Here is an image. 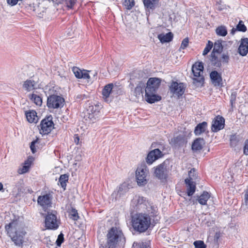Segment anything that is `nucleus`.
Wrapping results in <instances>:
<instances>
[{"instance_id": "1", "label": "nucleus", "mask_w": 248, "mask_h": 248, "mask_svg": "<svg viewBox=\"0 0 248 248\" xmlns=\"http://www.w3.org/2000/svg\"><path fill=\"white\" fill-rule=\"evenodd\" d=\"M158 215L157 207L143 197L139 196L136 206L130 210V217H156Z\"/></svg>"}, {"instance_id": "2", "label": "nucleus", "mask_w": 248, "mask_h": 248, "mask_svg": "<svg viewBox=\"0 0 248 248\" xmlns=\"http://www.w3.org/2000/svg\"><path fill=\"white\" fill-rule=\"evenodd\" d=\"M105 248H118L124 244L125 238L121 229L119 227H112L108 230L106 235Z\"/></svg>"}, {"instance_id": "3", "label": "nucleus", "mask_w": 248, "mask_h": 248, "mask_svg": "<svg viewBox=\"0 0 248 248\" xmlns=\"http://www.w3.org/2000/svg\"><path fill=\"white\" fill-rule=\"evenodd\" d=\"M37 202L42 207L44 212L42 215L44 217H56L57 212L55 210L50 209L52 206V197L49 194L39 196L37 199Z\"/></svg>"}, {"instance_id": "4", "label": "nucleus", "mask_w": 248, "mask_h": 248, "mask_svg": "<svg viewBox=\"0 0 248 248\" xmlns=\"http://www.w3.org/2000/svg\"><path fill=\"white\" fill-rule=\"evenodd\" d=\"M151 218H132V226L134 231L140 233L145 232L150 227L153 228L155 223L151 222Z\"/></svg>"}, {"instance_id": "5", "label": "nucleus", "mask_w": 248, "mask_h": 248, "mask_svg": "<svg viewBox=\"0 0 248 248\" xmlns=\"http://www.w3.org/2000/svg\"><path fill=\"white\" fill-rule=\"evenodd\" d=\"M170 160H165L163 162L153 168L154 175L159 180L166 181L169 177Z\"/></svg>"}, {"instance_id": "6", "label": "nucleus", "mask_w": 248, "mask_h": 248, "mask_svg": "<svg viewBox=\"0 0 248 248\" xmlns=\"http://www.w3.org/2000/svg\"><path fill=\"white\" fill-rule=\"evenodd\" d=\"M157 89L155 86L151 87L146 85L145 87V98L148 103L152 104L161 100V97L156 94Z\"/></svg>"}, {"instance_id": "7", "label": "nucleus", "mask_w": 248, "mask_h": 248, "mask_svg": "<svg viewBox=\"0 0 248 248\" xmlns=\"http://www.w3.org/2000/svg\"><path fill=\"white\" fill-rule=\"evenodd\" d=\"M64 102V99L62 97L53 94L47 97V106L52 108H61L63 106Z\"/></svg>"}, {"instance_id": "8", "label": "nucleus", "mask_w": 248, "mask_h": 248, "mask_svg": "<svg viewBox=\"0 0 248 248\" xmlns=\"http://www.w3.org/2000/svg\"><path fill=\"white\" fill-rule=\"evenodd\" d=\"M54 124L51 115L41 121L39 128L40 133L43 135L49 133L53 128Z\"/></svg>"}, {"instance_id": "9", "label": "nucleus", "mask_w": 248, "mask_h": 248, "mask_svg": "<svg viewBox=\"0 0 248 248\" xmlns=\"http://www.w3.org/2000/svg\"><path fill=\"white\" fill-rule=\"evenodd\" d=\"M196 171L194 168L192 169L188 172L189 178L185 179V182L186 186L187 194L188 196L193 195L196 189V183L193 181V174Z\"/></svg>"}, {"instance_id": "10", "label": "nucleus", "mask_w": 248, "mask_h": 248, "mask_svg": "<svg viewBox=\"0 0 248 248\" xmlns=\"http://www.w3.org/2000/svg\"><path fill=\"white\" fill-rule=\"evenodd\" d=\"M19 218H16L13 220L9 224L5 226V229L7 232H14L16 231H23L24 224L19 220Z\"/></svg>"}, {"instance_id": "11", "label": "nucleus", "mask_w": 248, "mask_h": 248, "mask_svg": "<svg viewBox=\"0 0 248 248\" xmlns=\"http://www.w3.org/2000/svg\"><path fill=\"white\" fill-rule=\"evenodd\" d=\"M22 87L28 92L37 89L39 88L38 79L32 77L27 79L23 82Z\"/></svg>"}, {"instance_id": "12", "label": "nucleus", "mask_w": 248, "mask_h": 248, "mask_svg": "<svg viewBox=\"0 0 248 248\" xmlns=\"http://www.w3.org/2000/svg\"><path fill=\"white\" fill-rule=\"evenodd\" d=\"M169 88L170 93L178 97L182 96L185 92V87L183 83H178L172 81Z\"/></svg>"}, {"instance_id": "13", "label": "nucleus", "mask_w": 248, "mask_h": 248, "mask_svg": "<svg viewBox=\"0 0 248 248\" xmlns=\"http://www.w3.org/2000/svg\"><path fill=\"white\" fill-rule=\"evenodd\" d=\"M225 126V119L221 116L217 115L213 120L211 130L213 132H217L223 129Z\"/></svg>"}, {"instance_id": "14", "label": "nucleus", "mask_w": 248, "mask_h": 248, "mask_svg": "<svg viewBox=\"0 0 248 248\" xmlns=\"http://www.w3.org/2000/svg\"><path fill=\"white\" fill-rule=\"evenodd\" d=\"M8 233H9V236L16 246L18 247L22 246L24 242V236L26 234L25 231H16L14 232H9Z\"/></svg>"}, {"instance_id": "15", "label": "nucleus", "mask_w": 248, "mask_h": 248, "mask_svg": "<svg viewBox=\"0 0 248 248\" xmlns=\"http://www.w3.org/2000/svg\"><path fill=\"white\" fill-rule=\"evenodd\" d=\"M192 71L194 78H193V84H195L197 87L202 86L203 84L204 78L202 76L203 71H201L197 70L195 66H192Z\"/></svg>"}, {"instance_id": "16", "label": "nucleus", "mask_w": 248, "mask_h": 248, "mask_svg": "<svg viewBox=\"0 0 248 248\" xmlns=\"http://www.w3.org/2000/svg\"><path fill=\"white\" fill-rule=\"evenodd\" d=\"M163 156V154L159 149H155L151 151L148 154L146 158V161L148 164L151 165L154 161L162 157Z\"/></svg>"}, {"instance_id": "17", "label": "nucleus", "mask_w": 248, "mask_h": 248, "mask_svg": "<svg viewBox=\"0 0 248 248\" xmlns=\"http://www.w3.org/2000/svg\"><path fill=\"white\" fill-rule=\"evenodd\" d=\"M146 168H138L136 171L137 181L140 186H144L147 183L146 179Z\"/></svg>"}, {"instance_id": "18", "label": "nucleus", "mask_w": 248, "mask_h": 248, "mask_svg": "<svg viewBox=\"0 0 248 248\" xmlns=\"http://www.w3.org/2000/svg\"><path fill=\"white\" fill-rule=\"evenodd\" d=\"M60 223V218H45V227L47 230H57Z\"/></svg>"}, {"instance_id": "19", "label": "nucleus", "mask_w": 248, "mask_h": 248, "mask_svg": "<svg viewBox=\"0 0 248 248\" xmlns=\"http://www.w3.org/2000/svg\"><path fill=\"white\" fill-rule=\"evenodd\" d=\"M72 71L77 78H83L84 79H89L90 78L89 72L91 71L84 69L81 70L77 67H73Z\"/></svg>"}, {"instance_id": "20", "label": "nucleus", "mask_w": 248, "mask_h": 248, "mask_svg": "<svg viewBox=\"0 0 248 248\" xmlns=\"http://www.w3.org/2000/svg\"><path fill=\"white\" fill-rule=\"evenodd\" d=\"M212 83L215 86H220L222 84V78L221 74L217 71H213L210 74Z\"/></svg>"}, {"instance_id": "21", "label": "nucleus", "mask_w": 248, "mask_h": 248, "mask_svg": "<svg viewBox=\"0 0 248 248\" xmlns=\"http://www.w3.org/2000/svg\"><path fill=\"white\" fill-rule=\"evenodd\" d=\"M116 87H114L112 83H109L105 86L104 89L102 90V95L103 98L107 101L108 97L112 95L115 91Z\"/></svg>"}, {"instance_id": "22", "label": "nucleus", "mask_w": 248, "mask_h": 248, "mask_svg": "<svg viewBox=\"0 0 248 248\" xmlns=\"http://www.w3.org/2000/svg\"><path fill=\"white\" fill-rule=\"evenodd\" d=\"M238 52L241 56H246L248 52V38H242L238 48Z\"/></svg>"}, {"instance_id": "23", "label": "nucleus", "mask_w": 248, "mask_h": 248, "mask_svg": "<svg viewBox=\"0 0 248 248\" xmlns=\"http://www.w3.org/2000/svg\"><path fill=\"white\" fill-rule=\"evenodd\" d=\"M186 142L183 135H178L171 140L170 143L175 147L183 146Z\"/></svg>"}, {"instance_id": "24", "label": "nucleus", "mask_w": 248, "mask_h": 248, "mask_svg": "<svg viewBox=\"0 0 248 248\" xmlns=\"http://www.w3.org/2000/svg\"><path fill=\"white\" fill-rule=\"evenodd\" d=\"M13 191L16 193V197L20 196L22 194L26 193V188L23 185L22 180H20L16 184Z\"/></svg>"}, {"instance_id": "25", "label": "nucleus", "mask_w": 248, "mask_h": 248, "mask_svg": "<svg viewBox=\"0 0 248 248\" xmlns=\"http://www.w3.org/2000/svg\"><path fill=\"white\" fill-rule=\"evenodd\" d=\"M158 0H143V2L146 12L153 11L156 7Z\"/></svg>"}, {"instance_id": "26", "label": "nucleus", "mask_w": 248, "mask_h": 248, "mask_svg": "<svg viewBox=\"0 0 248 248\" xmlns=\"http://www.w3.org/2000/svg\"><path fill=\"white\" fill-rule=\"evenodd\" d=\"M204 144L205 141L203 138H197L194 141L192 144V149L194 151L201 150Z\"/></svg>"}, {"instance_id": "27", "label": "nucleus", "mask_w": 248, "mask_h": 248, "mask_svg": "<svg viewBox=\"0 0 248 248\" xmlns=\"http://www.w3.org/2000/svg\"><path fill=\"white\" fill-rule=\"evenodd\" d=\"M230 140L231 146L232 148H235L239 143L242 142L243 138L239 135H233L231 136Z\"/></svg>"}, {"instance_id": "28", "label": "nucleus", "mask_w": 248, "mask_h": 248, "mask_svg": "<svg viewBox=\"0 0 248 248\" xmlns=\"http://www.w3.org/2000/svg\"><path fill=\"white\" fill-rule=\"evenodd\" d=\"M207 123L206 122H203L197 125L194 129V133L196 135H200L204 133L207 128Z\"/></svg>"}, {"instance_id": "29", "label": "nucleus", "mask_w": 248, "mask_h": 248, "mask_svg": "<svg viewBox=\"0 0 248 248\" xmlns=\"http://www.w3.org/2000/svg\"><path fill=\"white\" fill-rule=\"evenodd\" d=\"M173 35L172 32H169L166 34L161 33L158 35V38L162 43L170 42L173 39Z\"/></svg>"}, {"instance_id": "30", "label": "nucleus", "mask_w": 248, "mask_h": 248, "mask_svg": "<svg viewBox=\"0 0 248 248\" xmlns=\"http://www.w3.org/2000/svg\"><path fill=\"white\" fill-rule=\"evenodd\" d=\"M25 115L27 121L29 123H36L37 121V116L35 111L32 110H30L29 111H26Z\"/></svg>"}, {"instance_id": "31", "label": "nucleus", "mask_w": 248, "mask_h": 248, "mask_svg": "<svg viewBox=\"0 0 248 248\" xmlns=\"http://www.w3.org/2000/svg\"><path fill=\"white\" fill-rule=\"evenodd\" d=\"M223 50V46L222 45V41L220 40L217 41L214 45V48L211 53L212 55L216 53L220 54Z\"/></svg>"}, {"instance_id": "32", "label": "nucleus", "mask_w": 248, "mask_h": 248, "mask_svg": "<svg viewBox=\"0 0 248 248\" xmlns=\"http://www.w3.org/2000/svg\"><path fill=\"white\" fill-rule=\"evenodd\" d=\"M161 83V79L157 78H150L146 83V85L149 86H156V88L158 89Z\"/></svg>"}, {"instance_id": "33", "label": "nucleus", "mask_w": 248, "mask_h": 248, "mask_svg": "<svg viewBox=\"0 0 248 248\" xmlns=\"http://www.w3.org/2000/svg\"><path fill=\"white\" fill-rule=\"evenodd\" d=\"M29 99L36 105L41 106L42 104V98L38 95L35 93L30 94L28 95Z\"/></svg>"}, {"instance_id": "34", "label": "nucleus", "mask_w": 248, "mask_h": 248, "mask_svg": "<svg viewBox=\"0 0 248 248\" xmlns=\"http://www.w3.org/2000/svg\"><path fill=\"white\" fill-rule=\"evenodd\" d=\"M210 61L212 65L217 67H220L221 66V60L216 54L212 55V54H211Z\"/></svg>"}, {"instance_id": "35", "label": "nucleus", "mask_w": 248, "mask_h": 248, "mask_svg": "<svg viewBox=\"0 0 248 248\" xmlns=\"http://www.w3.org/2000/svg\"><path fill=\"white\" fill-rule=\"evenodd\" d=\"M210 195L207 191H204L198 198V202L202 205L206 204L207 201L209 199Z\"/></svg>"}, {"instance_id": "36", "label": "nucleus", "mask_w": 248, "mask_h": 248, "mask_svg": "<svg viewBox=\"0 0 248 248\" xmlns=\"http://www.w3.org/2000/svg\"><path fill=\"white\" fill-rule=\"evenodd\" d=\"M31 164V161L29 159L26 160L22 168H19L18 172L19 174H24L28 172Z\"/></svg>"}, {"instance_id": "37", "label": "nucleus", "mask_w": 248, "mask_h": 248, "mask_svg": "<svg viewBox=\"0 0 248 248\" xmlns=\"http://www.w3.org/2000/svg\"><path fill=\"white\" fill-rule=\"evenodd\" d=\"M133 248H151V244L149 241L134 242Z\"/></svg>"}, {"instance_id": "38", "label": "nucleus", "mask_w": 248, "mask_h": 248, "mask_svg": "<svg viewBox=\"0 0 248 248\" xmlns=\"http://www.w3.org/2000/svg\"><path fill=\"white\" fill-rule=\"evenodd\" d=\"M68 175L64 174L61 175L59 178V183L60 184L61 186L63 188L64 190L65 189L66 186V183L68 182Z\"/></svg>"}, {"instance_id": "39", "label": "nucleus", "mask_w": 248, "mask_h": 248, "mask_svg": "<svg viewBox=\"0 0 248 248\" xmlns=\"http://www.w3.org/2000/svg\"><path fill=\"white\" fill-rule=\"evenodd\" d=\"M145 85L144 82L141 81L140 82L135 88L134 93L136 96H138L143 93L144 89H145Z\"/></svg>"}, {"instance_id": "40", "label": "nucleus", "mask_w": 248, "mask_h": 248, "mask_svg": "<svg viewBox=\"0 0 248 248\" xmlns=\"http://www.w3.org/2000/svg\"><path fill=\"white\" fill-rule=\"evenodd\" d=\"M66 208L68 216H70L71 217H79L78 215L77 210L71 205L67 206Z\"/></svg>"}, {"instance_id": "41", "label": "nucleus", "mask_w": 248, "mask_h": 248, "mask_svg": "<svg viewBox=\"0 0 248 248\" xmlns=\"http://www.w3.org/2000/svg\"><path fill=\"white\" fill-rule=\"evenodd\" d=\"M216 32L218 36H225L227 34V30L225 26H220L216 29Z\"/></svg>"}, {"instance_id": "42", "label": "nucleus", "mask_w": 248, "mask_h": 248, "mask_svg": "<svg viewBox=\"0 0 248 248\" xmlns=\"http://www.w3.org/2000/svg\"><path fill=\"white\" fill-rule=\"evenodd\" d=\"M124 6L127 10H131L135 5L134 0H124Z\"/></svg>"}, {"instance_id": "43", "label": "nucleus", "mask_w": 248, "mask_h": 248, "mask_svg": "<svg viewBox=\"0 0 248 248\" xmlns=\"http://www.w3.org/2000/svg\"><path fill=\"white\" fill-rule=\"evenodd\" d=\"M128 190V187L127 186V184L126 183H123V184L121 185L118 189L117 191L119 192L120 193L123 194V195H124Z\"/></svg>"}, {"instance_id": "44", "label": "nucleus", "mask_w": 248, "mask_h": 248, "mask_svg": "<svg viewBox=\"0 0 248 248\" xmlns=\"http://www.w3.org/2000/svg\"><path fill=\"white\" fill-rule=\"evenodd\" d=\"M213 43L211 41H208L205 47L204 48L202 55L205 56L211 50L213 47Z\"/></svg>"}, {"instance_id": "45", "label": "nucleus", "mask_w": 248, "mask_h": 248, "mask_svg": "<svg viewBox=\"0 0 248 248\" xmlns=\"http://www.w3.org/2000/svg\"><path fill=\"white\" fill-rule=\"evenodd\" d=\"M236 30L238 31L245 32L247 31V27L243 23L242 20L239 21L238 24L236 26Z\"/></svg>"}, {"instance_id": "46", "label": "nucleus", "mask_w": 248, "mask_h": 248, "mask_svg": "<svg viewBox=\"0 0 248 248\" xmlns=\"http://www.w3.org/2000/svg\"><path fill=\"white\" fill-rule=\"evenodd\" d=\"M124 195L120 193L118 191H114L111 195V197L112 199V201H115L119 200V199L122 197Z\"/></svg>"}, {"instance_id": "47", "label": "nucleus", "mask_w": 248, "mask_h": 248, "mask_svg": "<svg viewBox=\"0 0 248 248\" xmlns=\"http://www.w3.org/2000/svg\"><path fill=\"white\" fill-rule=\"evenodd\" d=\"M195 248H206V245L204 244V242L202 240H197L193 243Z\"/></svg>"}, {"instance_id": "48", "label": "nucleus", "mask_w": 248, "mask_h": 248, "mask_svg": "<svg viewBox=\"0 0 248 248\" xmlns=\"http://www.w3.org/2000/svg\"><path fill=\"white\" fill-rule=\"evenodd\" d=\"M244 200H245V201L242 203V205L241 206V209H246V208H248V188L247 189V190L245 193Z\"/></svg>"}, {"instance_id": "49", "label": "nucleus", "mask_w": 248, "mask_h": 248, "mask_svg": "<svg viewBox=\"0 0 248 248\" xmlns=\"http://www.w3.org/2000/svg\"><path fill=\"white\" fill-rule=\"evenodd\" d=\"M64 241V235L61 233L58 236L56 243L58 247H60Z\"/></svg>"}, {"instance_id": "50", "label": "nucleus", "mask_w": 248, "mask_h": 248, "mask_svg": "<svg viewBox=\"0 0 248 248\" xmlns=\"http://www.w3.org/2000/svg\"><path fill=\"white\" fill-rule=\"evenodd\" d=\"M188 43H189L188 38H187V37L185 38L183 40V41L182 42L180 48L182 49H185L188 46Z\"/></svg>"}, {"instance_id": "51", "label": "nucleus", "mask_w": 248, "mask_h": 248, "mask_svg": "<svg viewBox=\"0 0 248 248\" xmlns=\"http://www.w3.org/2000/svg\"><path fill=\"white\" fill-rule=\"evenodd\" d=\"M221 60L222 62L227 63H228L230 60V57L228 54L227 53H223L221 56Z\"/></svg>"}, {"instance_id": "52", "label": "nucleus", "mask_w": 248, "mask_h": 248, "mask_svg": "<svg viewBox=\"0 0 248 248\" xmlns=\"http://www.w3.org/2000/svg\"><path fill=\"white\" fill-rule=\"evenodd\" d=\"M192 66H195L196 69L202 71L203 70V64L202 62H196Z\"/></svg>"}, {"instance_id": "53", "label": "nucleus", "mask_w": 248, "mask_h": 248, "mask_svg": "<svg viewBox=\"0 0 248 248\" xmlns=\"http://www.w3.org/2000/svg\"><path fill=\"white\" fill-rule=\"evenodd\" d=\"M236 92H232L231 95L230 97V102L232 106V105L233 103H235L236 100Z\"/></svg>"}, {"instance_id": "54", "label": "nucleus", "mask_w": 248, "mask_h": 248, "mask_svg": "<svg viewBox=\"0 0 248 248\" xmlns=\"http://www.w3.org/2000/svg\"><path fill=\"white\" fill-rule=\"evenodd\" d=\"M77 0H69L67 2V6L68 8L72 9L75 3H76Z\"/></svg>"}, {"instance_id": "55", "label": "nucleus", "mask_w": 248, "mask_h": 248, "mask_svg": "<svg viewBox=\"0 0 248 248\" xmlns=\"http://www.w3.org/2000/svg\"><path fill=\"white\" fill-rule=\"evenodd\" d=\"M243 152L245 155H248V139L245 142Z\"/></svg>"}, {"instance_id": "56", "label": "nucleus", "mask_w": 248, "mask_h": 248, "mask_svg": "<svg viewBox=\"0 0 248 248\" xmlns=\"http://www.w3.org/2000/svg\"><path fill=\"white\" fill-rule=\"evenodd\" d=\"M36 142V140H34L31 142L30 145V148L32 153H35L36 151V148L35 146V143Z\"/></svg>"}, {"instance_id": "57", "label": "nucleus", "mask_w": 248, "mask_h": 248, "mask_svg": "<svg viewBox=\"0 0 248 248\" xmlns=\"http://www.w3.org/2000/svg\"><path fill=\"white\" fill-rule=\"evenodd\" d=\"M74 142L76 144H78L79 142V138L78 135H75L74 136Z\"/></svg>"}, {"instance_id": "58", "label": "nucleus", "mask_w": 248, "mask_h": 248, "mask_svg": "<svg viewBox=\"0 0 248 248\" xmlns=\"http://www.w3.org/2000/svg\"><path fill=\"white\" fill-rule=\"evenodd\" d=\"M87 97L85 94H79L77 95V98H78L80 99H83L84 98H87Z\"/></svg>"}, {"instance_id": "59", "label": "nucleus", "mask_w": 248, "mask_h": 248, "mask_svg": "<svg viewBox=\"0 0 248 248\" xmlns=\"http://www.w3.org/2000/svg\"><path fill=\"white\" fill-rule=\"evenodd\" d=\"M214 223V222L213 221H207L206 222V224L207 225V226H210L212 225V224Z\"/></svg>"}, {"instance_id": "60", "label": "nucleus", "mask_w": 248, "mask_h": 248, "mask_svg": "<svg viewBox=\"0 0 248 248\" xmlns=\"http://www.w3.org/2000/svg\"><path fill=\"white\" fill-rule=\"evenodd\" d=\"M236 31V29L232 28L231 30V33L232 34H234Z\"/></svg>"}, {"instance_id": "61", "label": "nucleus", "mask_w": 248, "mask_h": 248, "mask_svg": "<svg viewBox=\"0 0 248 248\" xmlns=\"http://www.w3.org/2000/svg\"><path fill=\"white\" fill-rule=\"evenodd\" d=\"M219 237V234L218 233H216L215 234V238L217 240Z\"/></svg>"}, {"instance_id": "62", "label": "nucleus", "mask_w": 248, "mask_h": 248, "mask_svg": "<svg viewBox=\"0 0 248 248\" xmlns=\"http://www.w3.org/2000/svg\"><path fill=\"white\" fill-rule=\"evenodd\" d=\"M235 226V225H233V223H231L229 224V227L231 228H233L234 226Z\"/></svg>"}, {"instance_id": "63", "label": "nucleus", "mask_w": 248, "mask_h": 248, "mask_svg": "<svg viewBox=\"0 0 248 248\" xmlns=\"http://www.w3.org/2000/svg\"><path fill=\"white\" fill-rule=\"evenodd\" d=\"M3 189V185L1 183H0V191Z\"/></svg>"}, {"instance_id": "64", "label": "nucleus", "mask_w": 248, "mask_h": 248, "mask_svg": "<svg viewBox=\"0 0 248 248\" xmlns=\"http://www.w3.org/2000/svg\"><path fill=\"white\" fill-rule=\"evenodd\" d=\"M74 221H78V219H79L80 218H75V217H73V218H72Z\"/></svg>"}]
</instances>
